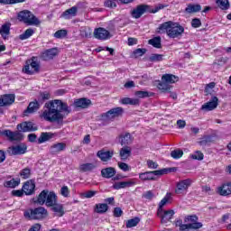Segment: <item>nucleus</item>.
Masks as SVG:
<instances>
[{
	"label": "nucleus",
	"mask_w": 231,
	"mask_h": 231,
	"mask_svg": "<svg viewBox=\"0 0 231 231\" xmlns=\"http://www.w3.org/2000/svg\"><path fill=\"white\" fill-rule=\"evenodd\" d=\"M97 169V165L94 163H83L79 166L80 172H89Z\"/></svg>",
	"instance_id": "58836bf2"
},
{
	"label": "nucleus",
	"mask_w": 231,
	"mask_h": 231,
	"mask_svg": "<svg viewBox=\"0 0 231 231\" xmlns=\"http://www.w3.org/2000/svg\"><path fill=\"white\" fill-rule=\"evenodd\" d=\"M109 210V206L106 203H99L95 206V212L97 214H106Z\"/></svg>",
	"instance_id": "f704fd0d"
},
{
	"label": "nucleus",
	"mask_w": 231,
	"mask_h": 231,
	"mask_svg": "<svg viewBox=\"0 0 231 231\" xmlns=\"http://www.w3.org/2000/svg\"><path fill=\"white\" fill-rule=\"evenodd\" d=\"M121 104H124L125 106H140V99L124 97L123 99H121Z\"/></svg>",
	"instance_id": "72a5a7b5"
},
{
	"label": "nucleus",
	"mask_w": 231,
	"mask_h": 231,
	"mask_svg": "<svg viewBox=\"0 0 231 231\" xmlns=\"http://www.w3.org/2000/svg\"><path fill=\"white\" fill-rule=\"evenodd\" d=\"M192 160L201 161L204 158L203 152L197 151L194 154L191 155Z\"/></svg>",
	"instance_id": "052dcab7"
},
{
	"label": "nucleus",
	"mask_w": 231,
	"mask_h": 231,
	"mask_svg": "<svg viewBox=\"0 0 231 231\" xmlns=\"http://www.w3.org/2000/svg\"><path fill=\"white\" fill-rule=\"evenodd\" d=\"M41 109V103L35 99L29 103L27 108L23 111V116H28V115H33V113H37Z\"/></svg>",
	"instance_id": "2eb2a0df"
},
{
	"label": "nucleus",
	"mask_w": 231,
	"mask_h": 231,
	"mask_svg": "<svg viewBox=\"0 0 231 231\" xmlns=\"http://www.w3.org/2000/svg\"><path fill=\"white\" fill-rule=\"evenodd\" d=\"M189 221H190L191 223H201L198 222V216L196 215L187 216L184 218V223H189Z\"/></svg>",
	"instance_id": "5fc2aeb1"
},
{
	"label": "nucleus",
	"mask_w": 231,
	"mask_h": 231,
	"mask_svg": "<svg viewBox=\"0 0 231 231\" xmlns=\"http://www.w3.org/2000/svg\"><path fill=\"white\" fill-rule=\"evenodd\" d=\"M55 136V134L50 132H42L38 138V143H44L45 142H50L51 138Z\"/></svg>",
	"instance_id": "7c9ffc66"
},
{
	"label": "nucleus",
	"mask_w": 231,
	"mask_h": 231,
	"mask_svg": "<svg viewBox=\"0 0 231 231\" xmlns=\"http://www.w3.org/2000/svg\"><path fill=\"white\" fill-rule=\"evenodd\" d=\"M17 19L20 23L25 24V26H41V21L31 11L23 10L20 11L17 14Z\"/></svg>",
	"instance_id": "20e7f679"
},
{
	"label": "nucleus",
	"mask_w": 231,
	"mask_h": 231,
	"mask_svg": "<svg viewBox=\"0 0 231 231\" xmlns=\"http://www.w3.org/2000/svg\"><path fill=\"white\" fill-rule=\"evenodd\" d=\"M39 69H41V65L37 62L36 58L32 57V60L26 61V65L23 69V71L26 75H35V73H39Z\"/></svg>",
	"instance_id": "6e6552de"
},
{
	"label": "nucleus",
	"mask_w": 231,
	"mask_h": 231,
	"mask_svg": "<svg viewBox=\"0 0 231 231\" xmlns=\"http://www.w3.org/2000/svg\"><path fill=\"white\" fill-rule=\"evenodd\" d=\"M40 97H42V102H44V100H50L51 98L50 92L48 91L41 92Z\"/></svg>",
	"instance_id": "69168bd1"
},
{
	"label": "nucleus",
	"mask_w": 231,
	"mask_h": 231,
	"mask_svg": "<svg viewBox=\"0 0 231 231\" xmlns=\"http://www.w3.org/2000/svg\"><path fill=\"white\" fill-rule=\"evenodd\" d=\"M105 6L106 8H116V3L113 0H106L105 2Z\"/></svg>",
	"instance_id": "0e129e2a"
},
{
	"label": "nucleus",
	"mask_w": 231,
	"mask_h": 231,
	"mask_svg": "<svg viewBox=\"0 0 231 231\" xmlns=\"http://www.w3.org/2000/svg\"><path fill=\"white\" fill-rule=\"evenodd\" d=\"M173 216L174 210L172 209L164 210L161 212V215H158V217H161L162 225H167V223L172 219Z\"/></svg>",
	"instance_id": "a211bd4d"
},
{
	"label": "nucleus",
	"mask_w": 231,
	"mask_h": 231,
	"mask_svg": "<svg viewBox=\"0 0 231 231\" xmlns=\"http://www.w3.org/2000/svg\"><path fill=\"white\" fill-rule=\"evenodd\" d=\"M46 108L42 114V118L51 124H57V125H64V118L71 113V108L68 104L62 102L60 99H55L45 103Z\"/></svg>",
	"instance_id": "f257e3e1"
},
{
	"label": "nucleus",
	"mask_w": 231,
	"mask_h": 231,
	"mask_svg": "<svg viewBox=\"0 0 231 231\" xmlns=\"http://www.w3.org/2000/svg\"><path fill=\"white\" fill-rule=\"evenodd\" d=\"M26 219L34 220V221H42L48 217L49 213L48 209L44 207H38L33 209H29L23 213Z\"/></svg>",
	"instance_id": "423d86ee"
},
{
	"label": "nucleus",
	"mask_w": 231,
	"mask_h": 231,
	"mask_svg": "<svg viewBox=\"0 0 231 231\" xmlns=\"http://www.w3.org/2000/svg\"><path fill=\"white\" fill-rule=\"evenodd\" d=\"M21 183V179H12L11 180H7L4 183V186L7 189H15V187H19Z\"/></svg>",
	"instance_id": "e433bc0d"
},
{
	"label": "nucleus",
	"mask_w": 231,
	"mask_h": 231,
	"mask_svg": "<svg viewBox=\"0 0 231 231\" xmlns=\"http://www.w3.org/2000/svg\"><path fill=\"white\" fill-rule=\"evenodd\" d=\"M122 115H124V108L117 106L111 108L106 113H103L101 115V120H103V122H113L115 118H118V116H122Z\"/></svg>",
	"instance_id": "0eeeda50"
},
{
	"label": "nucleus",
	"mask_w": 231,
	"mask_h": 231,
	"mask_svg": "<svg viewBox=\"0 0 231 231\" xmlns=\"http://www.w3.org/2000/svg\"><path fill=\"white\" fill-rule=\"evenodd\" d=\"M17 131L12 132V130H4L0 132L1 136H5L10 142H21L24 135L23 133H33L39 131V127L35 125L32 121H25L18 124L16 126Z\"/></svg>",
	"instance_id": "f03ea898"
},
{
	"label": "nucleus",
	"mask_w": 231,
	"mask_h": 231,
	"mask_svg": "<svg viewBox=\"0 0 231 231\" xmlns=\"http://www.w3.org/2000/svg\"><path fill=\"white\" fill-rule=\"evenodd\" d=\"M149 12H151V6L145 4H141L131 11V15L134 19H140L142 15Z\"/></svg>",
	"instance_id": "9d476101"
},
{
	"label": "nucleus",
	"mask_w": 231,
	"mask_h": 231,
	"mask_svg": "<svg viewBox=\"0 0 231 231\" xmlns=\"http://www.w3.org/2000/svg\"><path fill=\"white\" fill-rule=\"evenodd\" d=\"M60 194L63 198H69V189L68 186H63L60 189Z\"/></svg>",
	"instance_id": "680f3d73"
},
{
	"label": "nucleus",
	"mask_w": 231,
	"mask_h": 231,
	"mask_svg": "<svg viewBox=\"0 0 231 231\" xmlns=\"http://www.w3.org/2000/svg\"><path fill=\"white\" fill-rule=\"evenodd\" d=\"M171 156L174 160H180V158H181V156H183V152L180 149H176L174 151H171Z\"/></svg>",
	"instance_id": "8fccbe9b"
},
{
	"label": "nucleus",
	"mask_w": 231,
	"mask_h": 231,
	"mask_svg": "<svg viewBox=\"0 0 231 231\" xmlns=\"http://www.w3.org/2000/svg\"><path fill=\"white\" fill-rule=\"evenodd\" d=\"M111 37H113V33L107 30H94L93 32V38L97 39V41H107Z\"/></svg>",
	"instance_id": "f8f14e48"
},
{
	"label": "nucleus",
	"mask_w": 231,
	"mask_h": 231,
	"mask_svg": "<svg viewBox=\"0 0 231 231\" xmlns=\"http://www.w3.org/2000/svg\"><path fill=\"white\" fill-rule=\"evenodd\" d=\"M91 105V101L86 97H82L79 99H77L74 102V106L76 107H80L81 109H88V107Z\"/></svg>",
	"instance_id": "a878e982"
},
{
	"label": "nucleus",
	"mask_w": 231,
	"mask_h": 231,
	"mask_svg": "<svg viewBox=\"0 0 231 231\" xmlns=\"http://www.w3.org/2000/svg\"><path fill=\"white\" fill-rule=\"evenodd\" d=\"M134 185H136V182H134V180H131L128 181L116 182L113 185V189H115L116 190H120V189H127L129 187H133Z\"/></svg>",
	"instance_id": "393cba45"
},
{
	"label": "nucleus",
	"mask_w": 231,
	"mask_h": 231,
	"mask_svg": "<svg viewBox=\"0 0 231 231\" xmlns=\"http://www.w3.org/2000/svg\"><path fill=\"white\" fill-rule=\"evenodd\" d=\"M15 102V94H5L0 97V107L12 106Z\"/></svg>",
	"instance_id": "f3484780"
},
{
	"label": "nucleus",
	"mask_w": 231,
	"mask_h": 231,
	"mask_svg": "<svg viewBox=\"0 0 231 231\" xmlns=\"http://www.w3.org/2000/svg\"><path fill=\"white\" fill-rule=\"evenodd\" d=\"M171 194L167 193L166 196L161 200V202L159 203L158 210H157V216L162 215V212H163V207H165V205L169 203V199H171Z\"/></svg>",
	"instance_id": "2f4dec72"
},
{
	"label": "nucleus",
	"mask_w": 231,
	"mask_h": 231,
	"mask_svg": "<svg viewBox=\"0 0 231 231\" xmlns=\"http://www.w3.org/2000/svg\"><path fill=\"white\" fill-rule=\"evenodd\" d=\"M80 36L83 37V39H91L93 32H91V30H80Z\"/></svg>",
	"instance_id": "603ef678"
},
{
	"label": "nucleus",
	"mask_w": 231,
	"mask_h": 231,
	"mask_svg": "<svg viewBox=\"0 0 231 231\" xmlns=\"http://www.w3.org/2000/svg\"><path fill=\"white\" fill-rule=\"evenodd\" d=\"M145 53H147V49H136L134 51V57H143Z\"/></svg>",
	"instance_id": "6e6d98bb"
},
{
	"label": "nucleus",
	"mask_w": 231,
	"mask_h": 231,
	"mask_svg": "<svg viewBox=\"0 0 231 231\" xmlns=\"http://www.w3.org/2000/svg\"><path fill=\"white\" fill-rule=\"evenodd\" d=\"M164 55L163 54H156V53H152L151 54V56L149 57L148 60L150 62H162V60H164Z\"/></svg>",
	"instance_id": "a19ab883"
},
{
	"label": "nucleus",
	"mask_w": 231,
	"mask_h": 231,
	"mask_svg": "<svg viewBox=\"0 0 231 231\" xmlns=\"http://www.w3.org/2000/svg\"><path fill=\"white\" fill-rule=\"evenodd\" d=\"M140 223V217H135L126 221V228H133Z\"/></svg>",
	"instance_id": "c03bdc74"
},
{
	"label": "nucleus",
	"mask_w": 231,
	"mask_h": 231,
	"mask_svg": "<svg viewBox=\"0 0 231 231\" xmlns=\"http://www.w3.org/2000/svg\"><path fill=\"white\" fill-rule=\"evenodd\" d=\"M42 226L39 223L32 225L28 231H41Z\"/></svg>",
	"instance_id": "774afa93"
},
{
	"label": "nucleus",
	"mask_w": 231,
	"mask_h": 231,
	"mask_svg": "<svg viewBox=\"0 0 231 231\" xmlns=\"http://www.w3.org/2000/svg\"><path fill=\"white\" fill-rule=\"evenodd\" d=\"M59 55V49L57 47L48 49L45 51H43L41 55V59L42 60H51L55 59Z\"/></svg>",
	"instance_id": "dca6fc26"
},
{
	"label": "nucleus",
	"mask_w": 231,
	"mask_h": 231,
	"mask_svg": "<svg viewBox=\"0 0 231 231\" xmlns=\"http://www.w3.org/2000/svg\"><path fill=\"white\" fill-rule=\"evenodd\" d=\"M119 154L123 160H127L131 156V147L124 146L121 148Z\"/></svg>",
	"instance_id": "ea45409f"
},
{
	"label": "nucleus",
	"mask_w": 231,
	"mask_h": 231,
	"mask_svg": "<svg viewBox=\"0 0 231 231\" xmlns=\"http://www.w3.org/2000/svg\"><path fill=\"white\" fill-rule=\"evenodd\" d=\"M20 176L23 180H28L32 176V170L30 168H24L20 171Z\"/></svg>",
	"instance_id": "49530a36"
},
{
	"label": "nucleus",
	"mask_w": 231,
	"mask_h": 231,
	"mask_svg": "<svg viewBox=\"0 0 231 231\" xmlns=\"http://www.w3.org/2000/svg\"><path fill=\"white\" fill-rule=\"evenodd\" d=\"M184 30H166V33L170 39H176L177 37H181L183 35Z\"/></svg>",
	"instance_id": "c9c22d12"
},
{
	"label": "nucleus",
	"mask_w": 231,
	"mask_h": 231,
	"mask_svg": "<svg viewBox=\"0 0 231 231\" xmlns=\"http://www.w3.org/2000/svg\"><path fill=\"white\" fill-rule=\"evenodd\" d=\"M55 39H64L68 35L67 30H58L54 34Z\"/></svg>",
	"instance_id": "3c124183"
},
{
	"label": "nucleus",
	"mask_w": 231,
	"mask_h": 231,
	"mask_svg": "<svg viewBox=\"0 0 231 231\" xmlns=\"http://www.w3.org/2000/svg\"><path fill=\"white\" fill-rule=\"evenodd\" d=\"M28 146L26 144H19L16 146H11L7 149V152L10 156H17L19 154H25Z\"/></svg>",
	"instance_id": "9b49d317"
},
{
	"label": "nucleus",
	"mask_w": 231,
	"mask_h": 231,
	"mask_svg": "<svg viewBox=\"0 0 231 231\" xmlns=\"http://www.w3.org/2000/svg\"><path fill=\"white\" fill-rule=\"evenodd\" d=\"M163 8H169V5L158 4V5L152 10V14H157V12H160V10H163Z\"/></svg>",
	"instance_id": "864d4df0"
},
{
	"label": "nucleus",
	"mask_w": 231,
	"mask_h": 231,
	"mask_svg": "<svg viewBox=\"0 0 231 231\" xmlns=\"http://www.w3.org/2000/svg\"><path fill=\"white\" fill-rule=\"evenodd\" d=\"M158 88L162 91V93H171V87L165 81L158 84Z\"/></svg>",
	"instance_id": "a18cd8bd"
},
{
	"label": "nucleus",
	"mask_w": 231,
	"mask_h": 231,
	"mask_svg": "<svg viewBox=\"0 0 231 231\" xmlns=\"http://www.w3.org/2000/svg\"><path fill=\"white\" fill-rule=\"evenodd\" d=\"M157 30H185V28L180 23L168 21L162 23Z\"/></svg>",
	"instance_id": "ddd939ff"
},
{
	"label": "nucleus",
	"mask_w": 231,
	"mask_h": 231,
	"mask_svg": "<svg viewBox=\"0 0 231 231\" xmlns=\"http://www.w3.org/2000/svg\"><path fill=\"white\" fill-rule=\"evenodd\" d=\"M0 35L6 41L10 37V30H0Z\"/></svg>",
	"instance_id": "338daca9"
},
{
	"label": "nucleus",
	"mask_w": 231,
	"mask_h": 231,
	"mask_svg": "<svg viewBox=\"0 0 231 231\" xmlns=\"http://www.w3.org/2000/svg\"><path fill=\"white\" fill-rule=\"evenodd\" d=\"M33 33H34L33 30H26L23 33L19 35V39L21 41H26V39H30V37H32Z\"/></svg>",
	"instance_id": "de8ad7c7"
},
{
	"label": "nucleus",
	"mask_w": 231,
	"mask_h": 231,
	"mask_svg": "<svg viewBox=\"0 0 231 231\" xmlns=\"http://www.w3.org/2000/svg\"><path fill=\"white\" fill-rule=\"evenodd\" d=\"M191 26L192 28H199V26H201V20H199V18L192 19Z\"/></svg>",
	"instance_id": "e2e57ef3"
},
{
	"label": "nucleus",
	"mask_w": 231,
	"mask_h": 231,
	"mask_svg": "<svg viewBox=\"0 0 231 231\" xmlns=\"http://www.w3.org/2000/svg\"><path fill=\"white\" fill-rule=\"evenodd\" d=\"M178 168L171 167V168H164L153 171H146L139 174L140 180L143 181H154L156 178L154 176H163L165 174H170L171 172H176Z\"/></svg>",
	"instance_id": "39448f33"
},
{
	"label": "nucleus",
	"mask_w": 231,
	"mask_h": 231,
	"mask_svg": "<svg viewBox=\"0 0 231 231\" xmlns=\"http://www.w3.org/2000/svg\"><path fill=\"white\" fill-rule=\"evenodd\" d=\"M77 12H79V8L77 6H72L63 12L61 16H63L64 19H71V17L77 16Z\"/></svg>",
	"instance_id": "c85d7f7f"
},
{
	"label": "nucleus",
	"mask_w": 231,
	"mask_h": 231,
	"mask_svg": "<svg viewBox=\"0 0 231 231\" xmlns=\"http://www.w3.org/2000/svg\"><path fill=\"white\" fill-rule=\"evenodd\" d=\"M201 12V5L199 4H189L185 8L186 14H198Z\"/></svg>",
	"instance_id": "cd10ccee"
},
{
	"label": "nucleus",
	"mask_w": 231,
	"mask_h": 231,
	"mask_svg": "<svg viewBox=\"0 0 231 231\" xmlns=\"http://www.w3.org/2000/svg\"><path fill=\"white\" fill-rule=\"evenodd\" d=\"M135 97H138V98H148V97H152V93H149V91H135L134 93Z\"/></svg>",
	"instance_id": "09e8293b"
},
{
	"label": "nucleus",
	"mask_w": 231,
	"mask_h": 231,
	"mask_svg": "<svg viewBox=\"0 0 231 231\" xmlns=\"http://www.w3.org/2000/svg\"><path fill=\"white\" fill-rule=\"evenodd\" d=\"M148 44H150L153 48H157V49L162 48V37L156 36V37H153L152 39H150L148 41Z\"/></svg>",
	"instance_id": "4c0bfd02"
},
{
	"label": "nucleus",
	"mask_w": 231,
	"mask_h": 231,
	"mask_svg": "<svg viewBox=\"0 0 231 231\" xmlns=\"http://www.w3.org/2000/svg\"><path fill=\"white\" fill-rule=\"evenodd\" d=\"M119 143L123 147H127L133 143V136L130 133L121 134L119 135Z\"/></svg>",
	"instance_id": "5701e85b"
},
{
	"label": "nucleus",
	"mask_w": 231,
	"mask_h": 231,
	"mask_svg": "<svg viewBox=\"0 0 231 231\" xmlns=\"http://www.w3.org/2000/svg\"><path fill=\"white\" fill-rule=\"evenodd\" d=\"M218 193L220 194V196H230L231 182L224 184L222 187L218 188Z\"/></svg>",
	"instance_id": "473e14b6"
},
{
	"label": "nucleus",
	"mask_w": 231,
	"mask_h": 231,
	"mask_svg": "<svg viewBox=\"0 0 231 231\" xmlns=\"http://www.w3.org/2000/svg\"><path fill=\"white\" fill-rule=\"evenodd\" d=\"M50 208L54 212V216H56V217H62V216L66 214V211H64V205L60 203L56 202V204L51 206Z\"/></svg>",
	"instance_id": "4be33fe9"
},
{
	"label": "nucleus",
	"mask_w": 231,
	"mask_h": 231,
	"mask_svg": "<svg viewBox=\"0 0 231 231\" xmlns=\"http://www.w3.org/2000/svg\"><path fill=\"white\" fill-rule=\"evenodd\" d=\"M98 191L97 190H88L86 191L85 193H83V196L87 199H90V198H94L95 195L97 194Z\"/></svg>",
	"instance_id": "13d9d810"
},
{
	"label": "nucleus",
	"mask_w": 231,
	"mask_h": 231,
	"mask_svg": "<svg viewBox=\"0 0 231 231\" xmlns=\"http://www.w3.org/2000/svg\"><path fill=\"white\" fill-rule=\"evenodd\" d=\"M116 174V170L114 167H107L101 170L102 178H106V180L113 178Z\"/></svg>",
	"instance_id": "bb28decb"
},
{
	"label": "nucleus",
	"mask_w": 231,
	"mask_h": 231,
	"mask_svg": "<svg viewBox=\"0 0 231 231\" xmlns=\"http://www.w3.org/2000/svg\"><path fill=\"white\" fill-rule=\"evenodd\" d=\"M115 154L114 151H106L105 149L99 150L97 152V158H99L101 160V162H109V160H111V158H113Z\"/></svg>",
	"instance_id": "aec40b11"
},
{
	"label": "nucleus",
	"mask_w": 231,
	"mask_h": 231,
	"mask_svg": "<svg viewBox=\"0 0 231 231\" xmlns=\"http://www.w3.org/2000/svg\"><path fill=\"white\" fill-rule=\"evenodd\" d=\"M216 4L221 10H228V8H230L228 0H216Z\"/></svg>",
	"instance_id": "79ce46f5"
},
{
	"label": "nucleus",
	"mask_w": 231,
	"mask_h": 231,
	"mask_svg": "<svg viewBox=\"0 0 231 231\" xmlns=\"http://www.w3.org/2000/svg\"><path fill=\"white\" fill-rule=\"evenodd\" d=\"M192 185V180L190 179H186L179 181L177 183V189H175L176 194H183V192L189 189V187Z\"/></svg>",
	"instance_id": "4468645a"
},
{
	"label": "nucleus",
	"mask_w": 231,
	"mask_h": 231,
	"mask_svg": "<svg viewBox=\"0 0 231 231\" xmlns=\"http://www.w3.org/2000/svg\"><path fill=\"white\" fill-rule=\"evenodd\" d=\"M162 82H165L166 84H174L180 80V78L173 74H164L162 77Z\"/></svg>",
	"instance_id": "c756f323"
},
{
	"label": "nucleus",
	"mask_w": 231,
	"mask_h": 231,
	"mask_svg": "<svg viewBox=\"0 0 231 231\" xmlns=\"http://www.w3.org/2000/svg\"><path fill=\"white\" fill-rule=\"evenodd\" d=\"M62 151H66V143H54L50 147V154L52 155L59 154Z\"/></svg>",
	"instance_id": "b1692460"
},
{
	"label": "nucleus",
	"mask_w": 231,
	"mask_h": 231,
	"mask_svg": "<svg viewBox=\"0 0 231 231\" xmlns=\"http://www.w3.org/2000/svg\"><path fill=\"white\" fill-rule=\"evenodd\" d=\"M219 99L217 97H213L212 99L209 102H207L206 104L202 105L201 110L202 111H214L216 107H217Z\"/></svg>",
	"instance_id": "6ab92c4d"
},
{
	"label": "nucleus",
	"mask_w": 231,
	"mask_h": 231,
	"mask_svg": "<svg viewBox=\"0 0 231 231\" xmlns=\"http://www.w3.org/2000/svg\"><path fill=\"white\" fill-rule=\"evenodd\" d=\"M214 88H216V83L215 82H210L208 83L206 88H205V93L206 95H210V91L211 89H214Z\"/></svg>",
	"instance_id": "bf43d9fd"
},
{
	"label": "nucleus",
	"mask_w": 231,
	"mask_h": 231,
	"mask_svg": "<svg viewBox=\"0 0 231 231\" xmlns=\"http://www.w3.org/2000/svg\"><path fill=\"white\" fill-rule=\"evenodd\" d=\"M33 203L37 205H46V207H53L57 203V194L48 189H43L36 199H33Z\"/></svg>",
	"instance_id": "7ed1b4c3"
},
{
	"label": "nucleus",
	"mask_w": 231,
	"mask_h": 231,
	"mask_svg": "<svg viewBox=\"0 0 231 231\" xmlns=\"http://www.w3.org/2000/svg\"><path fill=\"white\" fill-rule=\"evenodd\" d=\"M175 226H179L180 231H190V230H199V228H203V224L202 223L183 224V220L179 219L175 222Z\"/></svg>",
	"instance_id": "1a4fd4ad"
},
{
	"label": "nucleus",
	"mask_w": 231,
	"mask_h": 231,
	"mask_svg": "<svg viewBox=\"0 0 231 231\" xmlns=\"http://www.w3.org/2000/svg\"><path fill=\"white\" fill-rule=\"evenodd\" d=\"M212 142H214V136L206 135L199 142V145L205 146L208 145V143H212Z\"/></svg>",
	"instance_id": "37998d69"
},
{
	"label": "nucleus",
	"mask_w": 231,
	"mask_h": 231,
	"mask_svg": "<svg viewBox=\"0 0 231 231\" xmlns=\"http://www.w3.org/2000/svg\"><path fill=\"white\" fill-rule=\"evenodd\" d=\"M114 217H122V216L124 215V211L122 210V208H115L114 211Z\"/></svg>",
	"instance_id": "4d7b16f0"
},
{
	"label": "nucleus",
	"mask_w": 231,
	"mask_h": 231,
	"mask_svg": "<svg viewBox=\"0 0 231 231\" xmlns=\"http://www.w3.org/2000/svg\"><path fill=\"white\" fill-rule=\"evenodd\" d=\"M23 192L26 196H32L35 193V181L32 180H27L23 186Z\"/></svg>",
	"instance_id": "412c9836"
}]
</instances>
